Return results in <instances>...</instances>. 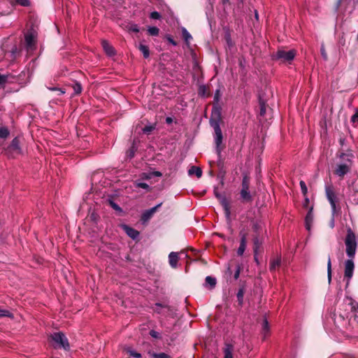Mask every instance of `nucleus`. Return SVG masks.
<instances>
[{"label": "nucleus", "mask_w": 358, "mask_h": 358, "mask_svg": "<svg viewBox=\"0 0 358 358\" xmlns=\"http://www.w3.org/2000/svg\"><path fill=\"white\" fill-rule=\"evenodd\" d=\"M345 246L347 255L353 259L357 250L356 236L353 232L350 231L345 238Z\"/></svg>", "instance_id": "obj_1"}, {"label": "nucleus", "mask_w": 358, "mask_h": 358, "mask_svg": "<svg viewBox=\"0 0 358 358\" xmlns=\"http://www.w3.org/2000/svg\"><path fill=\"white\" fill-rule=\"evenodd\" d=\"M51 338L59 348H64L67 350L69 349V344L67 338L61 332L55 333L51 336Z\"/></svg>", "instance_id": "obj_2"}, {"label": "nucleus", "mask_w": 358, "mask_h": 358, "mask_svg": "<svg viewBox=\"0 0 358 358\" xmlns=\"http://www.w3.org/2000/svg\"><path fill=\"white\" fill-rule=\"evenodd\" d=\"M296 55V52L294 50L285 51L284 50H279L276 52V58L280 59L283 62L292 61Z\"/></svg>", "instance_id": "obj_3"}, {"label": "nucleus", "mask_w": 358, "mask_h": 358, "mask_svg": "<svg viewBox=\"0 0 358 358\" xmlns=\"http://www.w3.org/2000/svg\"><path fill=\"white\" fill-rule=\"evenodd\" d=\"M7 152L11 157H15V155L22 154V150L20 146V140L18 138L13 139L10 145L7 148Z\"/></svg>", "instance_id": "obj_4"}, {"label": "nucleus", "mask_w": 358, "mask_h": 358, "mask_svg": "<svg viewBox=\"0 0 358 358\" xmlns=\"http://www.w3.org/2000/svg\"><path fill=\"white\" fill-rule=\"evenodd\" d=\"M239 235L241 236V243L237 250V254L239 256H242L246 248L248 234L244 229H241L239 232Z\"/></svg>", "instance_id": "obj_5"}, {"label": "nucleus", "mask_w": 358, "mask_h": 358, "mask_svg": "<svg viewBox=\"0 0 358 358\" xmlns=\"http://www.w3.org/2000/svg\"><path fill=\"white\" fill-rule=\"evenodd\" d=\"M355 264L352 259H350L345 262V277L350 279L352 277Z\"/></svg>", "instance_id": "obj_6"}, {"label": "nucleus", "mask_w": 358, "mask_h": 358, "mask_svg": "<svg viewBox=\"0 0 358 358\" xmlns=\"http://www.w3.org/2000/svg\"><path fill=\"white\" fill-rule=\"evenodd\" d=\"M213 127L215 130V142L217 146V149L218 150L222 142V133L217 123H215L213 124Z\"/></svg>", "instance_id": "obj_7"}, {"label": "nucleus", "mask_w": 358, "mask_h": 358, "mask_svg": "<svg viewBox=\"0 0 358 358\" xmlns=\"http://www.w3.org/2000/svg\"><path fill=\"white\" fill-rule=\"evenodd\" d=\"M350 163L348 164H338L335 170V173L339 177L344 176L346 173H348L350 170Z\"/></svg>", "instance_id": "obj_8"}, {"label": "nucleus", "mask_w": 358, "mask_h": 358, "mask_svg": "<svg viewBox=\"0 0 358 358\" xmlns=\"http://www.w3.org/2000/svg\"><path fill=\"white\" fill-rule=\"evenodd\" d=\"M326 194H327V199L331 204L332 212L334 214L336 211L335 194H334V192L330 188H327Z\"/></svg>", "instance_id": "obj_9"}, {"label": "nucleus", "mask_w": 358, "mask_h": 358, "mask_svg": "<svg viewBox=\"0 0 358 358\" xmlns=\"http://www.w3.org/2000/svg\"><path fill=\"white\" fill-rule=\"evenodd\" d=\"M161 206H162V203H159L156 206H155V207H153V208H152L145 211L143 213V214L142 215V220L144 222L148 220L152 216V215L156 212L157 209L158 208H159Z\"/></svg>", "instance_id": "obj_10"}, {"label": "nucleus", "mask_w": 358, "mask_h": 358, "mask_svg": "<svg viewBox=\"0 0 358 358\" xmlns=\"http://www.w3.org/2000/svg\"><path fill=\"white\" fill-rule=\"evenodd\" d=\"M102 47L105 51V52L110 57L115 55V51L113 47L106 41H103Z\"/></svg>", "instance_id": "obj_11"}, {"label": "nucleus", "mask_w": 358, "mask_h": 358, "mask_svg": "<svg viewBox=\"0 0 358 358\" xmlns=\"http://www.w3.org/2000/svg\"><path fill=\"white\" fill-rule=\"evenodd\" d=\"M122 227L125 232L127 233V234L131 238L136 239L138 236L139 233L136 229L131 228L127 225H123Z\"/></svg>", "instance_id": "obj_12"}, {"label": "nucleus", "mask_w": 358, "mask_h": 358, "mask_svg": "<svg viewBox=\"0 0 358 358\" xmlns=\"http://www.w3.org/2000/svg\"><path fill=\"white\" fill-rule=\"evenodd\" d=\"M169 262L172 268H176L178 262V253L171 252L169 255Z\"/></svg>", "instance_id": "obj_13"}, {"label": "nucleus", "mask_w": 358, "mask_h": 358, "mask_svg": "<svg viewBox=\"0 0 358 358\" xmlns=\"http://www.w3.org/2000/svg\"><path fill=\"white\" fill-rule=\"evenodd\" d=\"M36 36L33 32H29L25 35V42L29 48H32L34 45Z\"/></svg>", "instance_id": "obj_14"}, {"label": "nucleus", "mask_w": 358, "mask_h": 358, "mask_svg": "<svg viewBox=\"0 0 358 358\" xmlns=\"http://www.w3.org/2000/svg\"><path fill=\"white\" fill-rule=\"evenodd\" d=\"M313 221V215L312 208H311L307 213L306 218H305L306 228L308 231L310 230Z\"/></svg>", "instance_id": "obj_15"}, {"label": "nucleus", "mask_w": 358, "mask_h": 358, "mask_svg": "<svg viewBox=\"0 0 358 358\" xmlns=\"http://www.w3.org/2000/svg\"><path fill=\"white\" fill-rule=\"evenodd\" d=\"M234 347L231 344H226L224 348V358H233Z\"/></svg>", "instance_id": "obj_16"}, {"label": "nucleus", "mask_w": 358, "mask_h": 358, "mask_svg": "<svg viewBox=\"0 0 358 358\" xmlns=\"http://www.w3.org/2000/svg\"><path fill=\"white\" fill-rule=\"evenodd\" d=\"M188 174L189 176L196 175L197 178H201L202 176V171L197 166H192L188 171Z\"/></svg>", "instance_id": "obj_17"}, {"label": "nucleus", "mask_w": 358, "mask_h": 358, "mask_svg": "<svg viewBox=\"0 0 358 358\" xmlns=\"http://www.w3.org/2000/svg\"><path fill=\"white\" fill-rule=\"evenodd\" d=\"M241 196L245 201H250L251 200V195L249 189L242 188L241 191Z\"/></svg>", "instance_id": "obj_18"}, {"label": "nucleus", "mask_w": 358, "mask_h": 358, "mask_svg": "<svg viewBox=\"0 0 358 358\" xmlns=\"http://www.w3.org/2000/svg\"><path fill=\"white\" fill-rule=\"evenodd\" d=\"M139 50L143 53V57L145 58H148L150 56L149 48L147 45L143 44H140L138 46Z\"/></svg>", "instance_id": "obj_19"}, {"label": "nucleus", "mask_w": 358, "mask_h": 358, "mask_svg": "<svg viewBox=\"0 0 358 358\" xmlns=\"http://www.w3.org/2000/svg\"><path fill=\"white\" fill-rule=\"evenodd\" d=\"M222 205L224 208L226 217L229 221L230 220V208H229V203H227V201L226 200H223L222 201Z\"/></svg>", "instance_id": "obj_20"}, {"label": "nucleus", "mask_w": 358, "mask_h": 358, "mask_svg": "<svg viewBox=\"0 0 358 358\" xmlns=\"http://www.w3.org/2000/svg\"><path fill=\"white\" fill-rule=\"evenodd\" d=\"M182 34L187 43L192 39V36L185 28H182Z\"/></svg>", "instance_id": "obj_21"}, {"label": "nucleus", "mask_w": 358, "mask_h": 358, "mask_svg": "<svg viewBox=\"0 0 358 358\" xmlns=\"http://www.w3.org/2000/svg\"><path fill=\"white\" fill-rule=\"evenodd\" d=\"M134 185L136 187L143 188V189H147L148 191L150 190V187L147 183L140 182L138 180H136L134 182Z\"/></svg>", "instance_id": "obj_22"}, {"label": "nucleus", "mask_w": 358, "mask_h": 358, "mask_svg": "<svg viewBox=\"0 0 358 358\" xmlns=\"http://www.w3.org/2000/svg\"><path fill=\"white\" fill-rule=\"evenodd\" d=\"M125 350L130 356H131L133 357H135V358H141V355L140 353L135 352L134 350H133L132 349H131L129 348H126Z\"/></svg>", "instance_id": "obj_23"}, {"label": "nucleus", "mask_w": 358, "mask_h": 358, "mask_svg": "<svg viewBox=\"0 0 358 358\" xmlns=\"http://www.w3.org/2000/svg\"><path fill=\"white\" fill-rule=\"evenodd\" d=\"M148 31L151 36H157L159 34V30L156 27H150L148 29Z\"/></svg>", "instance_id": "obj_24"}, {"label": "nucleus", "mask_w": 358, "mask_h": 358, "mask_svg": "<svg viewBox=\"0 0 358 358\" xmlns=\"http://www.w3.org/2000/svg\"><path fill=\"white\" fill-rule=\"evenodd\" d=\"M280 264V259L279 258H276L271 262L270 268L271 270H275L276 267L279 266Z\"/></svg>", "instance_id": "obj_25"}, {"label": "nucleus", "mask_w": 358, "mask_h": 358, "mask_svg": "<svg viewBox=\"0 0 358 358\" xmlns=\"http://www.w3.org/2000/svg\"><path fill=\"white\" fill-rule=\"evenodd\" d=\"M151 357L152 358H171V357L169 355L164 352L152 353Z\"/></svg>", "instance_id": "obj_26"}, {"label": "nucleus", "mask_w": 358, "mask_h": 358, "mask_svg": "<svg viewBox=\"0 0 358 358\" xmlns=\"http://www.w3.org/2000/svg\"><path fill=\"white\" fill-rule=\"evenodd\" d=\"M206 283L209 285L210 287H213L216 284V280L210 276H207L206 278Z\"/></svg>", "instance_id": "obj_27"}, {"label": "nucleus", "mask_w": 358, "mask_h": 358, "mask_svg": "<svg viewBox=\"0 0 358 358\" xmlns=\"http://www.w3.org/2000/svg\"><path fill=\"white\" fill-rule=\"evenodd\" d=\"M73 89L74 91V94H78L82 91V87H81L80 84L78 83H76L73 84Z\"/></svg>", "instance_id": "obj_28"}, {"label": "nucleus", "mask_w": 358, "mask_h": 358, "mask_svg": "<svg viewBox=\"0 0 358 358\" xmlns=\"http://www.w3.org/2000/svg\"><path fill=\"white\" fill-rule=\"evenodd\" d=\"M9 135V131L6 127L0 128V137L5 138Z\"/></svg>", "instance_id": "obj_29"}, {"label": "nucleus", "mask_w": 358, "mask_h": 358, "mask_svg": "<svg viewBox=\"0 0 358 358\" xmlns=\"http://www.w3.org/2000/svg\"><path fill=\"white\" fill-rule=\"evenodd\" d=\"M327 272H328V280H329V282H330L331 279V264L330 257H329V259H328Z\"/></svg>", "instance_id": "obj_30"}, {"label": "nucleus", "mask_w": 358, "mask_h": 358, "mask_svg": "<svg viewBox=\"0 0 358 358\" xmlns=\"http://www.w3.org/2000/svg\"><path fill=\"white\" fill-rule=\"evenodd\" d=\"M254 252L255 255H257V252H258V250L259 248V246H260V243L259 242V239L258 238H254Z\"/></svg>", "instance_id": "obj_31"}, {"label": "nucleus", "mask_w": 358, "mask_h": 358, "mask_svg": "<svg viewBox=\"0 0 358 358\" xmlns=\"http://www.w3.org/2000/svg\"><path fill=\"white\" fill-rule=\"evenodd\" d=\"M249 179L246 176H245L242 182V188L249 189Z\"/></svg>", "instance_id": "obj_32"}, {"label": "nucleus", "mask_w": 358, "mask_h": 358, "mask_svg": "<svg viewBox=\"0 0 358 358\" xmlns=\"http://www.w3.org/2000/svg\"><path fill=\"white\" fill-rule=\"evenodd\" d=\"M12 314L7 310L0 308V317H11Z\"/></svg>", "instance_id": "obj_33"}, {"label": "nucleus", "mask_w": 358, "mask_h": 358, "mask_svg": "<svg viewBox=\"0 0 358 358\" xmlns=\"http://www.w3.org/2000/svg\"><path fill=\"white\" fill-rule=\"evenodd\" d=\"M263 333L266 334L269 331L268 322L266 320H264L263 322Z\"/></svg>", "instance_id": "obj_34"}, {"label": "nucleus", "mask_w": 358, "mask_h": 358, "mask_svg": "<svg viewBox=\"0 0 358 358\" xmlns=\"http://www.w3.org/2000/svg\"><path fill=\"white\" fill-rule=\"evenodd\" d=\"M300 186H301V191H302L303 194L304 195H306L307 192H308V189H307L306 183L303 181L301 180L300 182Z\"/></svg>", "instance_id": "obj_35"}, {"label": "nucleus", "mask_w": 358, "mask_h": 358, "mask_svg": "<svg viewBox=\"0 0 358 358\" xmlns=\"http://www.w3.org/2000/svg\"><path fill=\"white\" fill-rule=\"evenodd\" d=\"M160 14L157 11H154L150 13V17L152 19L158 20L160 18Z\"/></svg>", "instance_id": "obj_36"}, {"label": "nucleus", "mask_w": 358, "mask_h": 358, "mask_svg": "<svg viewBox=\"0 0 358 358\" xmlns=\"http://www.w3.org/2000/svg\"><path fill=\"white\" fill-rule=\"evenodd\" d=\"M129 30L136 33L139 31L138 27L135 24H131L129 27Z\"/></svg>", "instance_id": "obj_37"}, {"label": "nucleus", "mask_w": 358, "mask_h": 358, "mask_svg": "<svg viewBox=\"0 0 358 358\" xmlns=\"http://www.w3.org/2000/svg\"><path fill=\"white\" fill-rule=\"evenodd\" d=\"M110 204L111 207H112L114 210H117V211H120V212H121V211H122L121 208H120L117 204H116L115 203H114L113 201H110Z\"/></svg>", "instance_id": "obj_38"}, {"label": "nucleus", "mask_w": 358, "mask_h": 358, "mask_svg": "<svg viewBox=\"0 0 358 358\" xmlns=\"http://www.w3.org/2000/svg\"><path fill=\"white\" fill-rule=\"evenodd\" d=\"M7 80V76L0 74V87H2Z\"/></svg>", "instance_id": "obj_39"}, {"label": "nucleus", "mask_w": 358, "mask_h": 358, "mask_svg": "<svg viewBox=\"0 0 358 358\" xmlns=\"http://www.w3.org/2000/svg\"><path fill=\"white\" fill-rule=\"evenodd\" d=\"M206 88L205 86H201L199 88V94L201 96H206Z\"/></svg>", "instance_id": "obj_40"}, {"label": "nucleus", "mask_w": 358, "mask_h": 358, "mask_svg": "<svg viewBox=\"0 0 358 358\" xmlns=\"http://www.w3.org/2000/svg\"><path fill=\"white\" fill-rule=\"evenodd\" d=\"M17 3L22 6H27L29 4V0H15Z\"/></svg>", "instance_id": "obj_41"}, {"label": "nucleus", "mask_w": 358, "mask_h": 358, "mask_svg": "<svg viewBox=\"0 0 358 358\" xmlns=\"http://www.w3.org/2000/svg\"><path fill=\"white\" fill-rule=\"evenodd\" d=\"M154 129V127L152 126H148L143 129V131L144 133H149L152 131Z\"/></svg>", "instance_id": "obj_42"}, {"label": "nucleus", "mask_w": 358, "mask_h": 358, "mask_svg": "<svg viewBox=\"0 0 358 358\" xmlns=\"http://www.w3.org/2000/svg\"><path fill=\"white\" fill-rule=\"evenodd\" d=\"M50 90L57 91L59 95H62L65 93V91L64 90L59 88H50Z\"/></svg>", "instance_id": "obj_43"}, {"label": "nucleus", "mask_w": 358, "mask_h": 358, "mask_svg": "<svg viewBox=\"0 0 358 358\" xmlns=\"http://www.w3.org/2000/svg\"><path fill=\"white\" fill-rule=\"evenodd\" d=\"M352 122L354 124H358V113L355 114V115L352 117Z\"/></svg>", "instance_id": "obj_44"}, {"label": "nucleus", "mask_w": 358, "mask_h": 358, "mask_svg": "<svg viewBox=\"0 0 358 358\" xmlns=\"http://www.w3.org/2000/svg\"><path fill=\"white\" fill-rule=\"evenodd\" d=\"M240 272H241V268H240V266H238L237 267V269H236V271L235 273H234V278H235V279H238V277H239V275H240Z\"/></svg>", "instance_id": "obj_45"}, {"label": "nucleus", "mask_w": 358, "mask_h": 358, "mask_svg": "<svg viewBox=\"0 0 358 358\" xmlns=\"http://www.w3.org/2000/svg\"><path fill=\"white\" fill-rule=\"evenodd\" d=\"M252 228L255 231H257L260 228V225L257 222H254L252 224Z\"/></svg>", "instance_id": "obj_46"}, {"label": "nucleus", "mask_w": 358, "mask_h": 358, "mask_svg": "<svg viewBox=\"0 0 358 358\" xmlns=\"http://www.w3.org/2000/svg\"><path fill=\"white\" fill-rule=\"evenodd\" d=\"M321 54H322V57H323L325 59H327V53H326V52H325V50H324V49L323 48H321Z\"/></svg>", "instance_id": "obj_47"}, {"label": "nucleus", "mask_w": 358, "mask_h": 358, "mask_svg": "<svg viewBox=\"0 0 358 358\" xmlns=\"http://www.w3.org/2000/svg\"><path fill=\"white\" fill-rule=\"evenodd\" d=\"M243 292L242 290H240L238 294H237V297L239 300L242 299L243 298Z\"/></svg>", "instance_id": "obj_48"}, {"label": "nucleus", "mask_w": 358, "mask_h": 358, "mask_svg": "<svg viewBox=\"0 0 358 358\" xmlns=\"http://www.w3.org/2000/svg\"><path fill=\"white\" fill-rule=\"evenodd\" d=\"M167 39L173 45H177L176 42L173 38H171V37H168Z\"/></svg>", "instance_id": "obj_49"}, {"label": "nucleus", "mask_w": 358, "mask_h": 358, "mask_svg": "<svg viewBox=\"0 0 358 358\" xmlns=\"http://www.w3.org/2000/svg\"><path fill=\"white\" fill-rule=\"evenodd\" d=\"M264 113H265V108L263 106H262L260 114H261V115H264Z\"/></svg>", "instance_id": "obj_50"}, {"label": "nucleus", "mask_w": 358, "mask_h": 358, "mask_svg": "<svg viewBox=\"0 0 358 358\" xmlns=\"http://www.w3.org/2000/svg\"><path fill=\"white\" fill-rule=\"evenodd\" d=\"M156 334H157V333H156L155 331H152L150 332L151 336H153V337H157Z\"/></svg>", "instance_id": "obj_51"}, {"label": "nucleus", "mask_w": 358, "mask_h": 358, "mask_svg": "<svg viewBox=\"0 0 358 358\" xmlns=\"http://www.w3.org/2000/svg\"><path fill=\"white\" fill-rule=\"evenodd\" d=\"M154 174H155V176H162V173L160 172H158V171L155 172Z\"/></svg>", "instance_id": "obj_52"}, {"label": "nucleus", "mask_w": 358, "mask_h": 358, "mask_svg": "<svg viewBox=\"0 0 358 358\" xmlns=\"http://www.w3.org/2000/svg\"><path fill=\"white\" fill-rule=\"evenodd\" d=\"M218 96H219V91L217 90L216 92V94L215 96V99H218Z\"/></svg>", "instance_id": "obj_53"}, {"label": "nucleus", "mask_w": 358, "mask_h": 358, "mask_svg": "<svg viewBox=\"0 0 358 358\" xmlns=\"http://www.w3.org/2000/svg\"><path fill=\"white\" fill-rule=\"evenodd\" d=\"M166 122H167L168 123L171 122H172L171 118V117H167V118H166Z\"/></svg>", "instance_id": "obj_54"}, {"label": "nucleus", "mask_w": 358, "mask_h": 358, "mask_svg": "<svg viewBox=\"0 0 358 358\" xmlns=\"http://www.w3.org/2000/svg\"><path fill=\"white\" fill-rule=\"evenodd\" d=\"M255 17L257 19L258 18V14L257 12H255Z\"/></svg>", "instance_id": "obj_55"}, {"label": "nucleus", "mask_w": 358, "mask_h": 358, "mask_svg": "<svg viewBox=\"0 0 358 358\" xmlns=\"http://www.w3.org/2000/svg\"><path fill=\"white\" fill-rule=\"evenodd\" d=\"M133 156H134V152H131V154H130V157H132Z\"/></svg>", "instance_id": "obj_56"}, {"label": "nucleus", "mask_w": 358, "mask_h": 358, "mask_svg": "<svg viewBox=\"0 0 358 358\" xmlns=\"http://www.w3.org/2000/svg\"><path fill=\"white\" fill-rule=\"evenodd\" d=\"M145 173H143V178H145ZM145 178H148V176H146V177H145Z\"/></svg>", "instance_id": "obj_57"}, {"label": "nucleus", "mask_w": 358, "mask_h": 358, "mask_svg": "<svg viewBox=\"0 0 358 358\" xmlns=\"http://www.w3.org/2000/svg\"><path fill=\"white\" fill-rule=\"evenodd\" d=\"M357 312H358V306H357Z\"/></svg>", "instance_id": "obj_58"}]
</instances>
